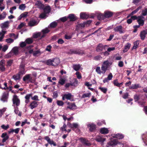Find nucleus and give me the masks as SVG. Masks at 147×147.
<instances>
[{
	"mask_svg": "<svg viewBox=\"0 0 147 147\" xmlns=\"http://www.w3.org/2000/svg\"><path fill=\"white\" fill-rule=\"evenodd\" d=\"M104 14L106 18H109L112 16L113 13V12L108 11H106L104 12Z\"/></svg>",
	"mask_w": 147,
	"mask_h": 147,
	"instance_id": "ddd939ff",
	"label": "nucleus"
},
{
	"mask_svg": "<svg viewBox=\"0 0 147 147\" xmlns=\"http://www.w3.org/2000/svg\"><path fill=\"white\" fill-rule=\"evenodd\" d=\"M91 93H87L84 94L82 96V98H84L86 97H89L91 96Z\"/></svg>",
	"mask_w": 147,
	"mask_h": 147,
	"instance_id": "49530a36",
	"label": "nucleus"
},
{
	"mask_svg": "<svg viewBox=\"0 0 147 147\" xmlns=\"http://www.w3.org/2000/svg\"><path fill=\"white\" fill-rule=\"evenodd\" d=\"M26 6L25 4H22L19 5V9L21 10H23L26 8Z\"/></svg>",
	"mask_w": 147,
	"mask_h": 147,
	"instance_id": "5fc2aeb1",
	"label": "nucleus"
},
{
	"mask_svg": "<svg viewBox=\"0 0 147 147\" xmlns=\"http://www.w3.org/2000/svg\"><path fill=\"white\" fill-rule=\"evenodd\" d=\"M26 45L27 44L25 41L22 42L20 43V46L21 48H24L26 47Z\"/></svg>",
	"mask_w": 147,
	"mask_h": 147,
	"instance_id": "6e6d98bb",
	"label": "nucleus"
},
{
	"mask_svg": "<svg viewBox=\"0 0 147 147\" xmlns=\"http://www.w3.org/2000/svg\"><path fill=\"white\" fill-rule=\"evenodd\" d=\"M140 85L138 84H132L131 86L129 87V89H136L138 88H140Z\"/></svg>",
	"mask_w": 147,
	"mask_h": 147,
	"instance_id": "c756f323",
	"label": "nucleus"
},
{
	"mask_svg": "<svg viewBox=\"0 0 147 147\" xmlns=\"http://www.w3.org/2000/svg\"><path fill=\"white\" fill-rule=\"evenodd\" d=\"M115 138H117L119 139H121L124 138V136L120 134H117L115 135Z\"/></svg>",
	"mask_w": 147,
	"mask_h": 147,
	"instance_id": "e433bc0d",
	"label": "nucleus"
},
{
	"mask_svg": "<svg viewBox=\"0 0 147 147\" xmlns=\"http://www.w3.org/2000/svg\"><path fill=\"white\" fill-rule=\"evenodd\" d=\"M25 67V65L24 64H21L20 66L19 71V72L18 73L21 76L25 74L26 73Z\"/></svg>",
	"mask_w": 147,
	"mask_h": 147,
	"instance_id": "39448f33",
	"label": "nucleus"
},
{
	"mask_svg": "<svg viewBox=\"0 0 147 147\" xmlns=\"http://www.w3.org/2000/svg\"><path fill=\"white\" fill-rule=\"evenodd\" d=\"M142 8V7L141 6H139L136 9L132 11L130 13V15H133L136 13L140 9Z\"/></svg>",
	"mask_w": 147,
	"mask_h": 147,
	"instance_id": "c9c22d12",
	"label": "nucleus"
},
{
	"mask_svg": "<svg viewBox=\"0 0 147 147\" xmlns=\"http://www.w3.org/2000/svg\"><path fill=\"white\" fill-rule=\"evenodd\" d=\"M38 105V102L33 101H32L30 103L29 107L32 109L37 107Z\"/></svg>",
	"mask_w": 147,
	"mask_h": 147,
	"instance_id": "2eb2a0df",
	"label": "nucleus"
},
{
	"mask_svg": "<svg viewBox=\"0 0 147 147\" xmlns=\"http://www.w3.org/2000/svg\"><path fill=\"white\" fill-rule=\"evenodd\" d=\"M139 40H137L134 42V45L131 49L132 50L136 49L138 47L139 44Z\"/></svg>",
	"mask_w": 147,
	"mask_h": 147,
	"instance_id": "c85d7f7f",
	"label": "nucleus"
},
{
	"mask_svg": "<svg viewBox=\"0 0 147 147\" xmlns=\"http://www.w3.org/2000/svg\"><path fill=\"white\" fill-rule=\"evenodd\" d=\"M67 17L68 18L70 19V21H74L77 19V17L74 14H69Z\"/></svg>",
	"mask_w": 147,
	"mask_h": 147,
	"instance_id": "f3484780",
	"label": "nucleus"
},
{
	"mask_svg": "<svg viewBox=\"0 0 147 147\" xmlns=\"http://www.w3.org/2000/svg\"><path fill=\"white\" fill-rule=\"evenodd\" d=\"M14 112L16 114H18V115L19 116H21V113L18 110V107H16L14 109Z\"/></svg>",
	"mask_w": 147,
	"mask_h": 147,
	"instance_id": "ea45409f",
	"label": "nucleus"
},
{
	"mask_svg": "<svg viewBox=\"0 0 147 147\" xmlns=\"http://www.w3.org/2000/svg\"><path fill=\"white\" fill-rule=\"evenodd\" d=\"M38 23L37 21L35 20L32 19L30 20L28 23V26L31 27L33 26L37 25Z\"/></svg>",
	"mask_w": 147,
	"mask_h": 147,
	"instance_id": "4468645a",
	"label": "nucleus"
},
{
	"mask_svg": "<svg viewBox=\"0 0 147 147\" xmlns=\"http://www.w3.org/2000/svg\"><path fill=\"white\" fill-rule=\"evenodd\" d=\"M72 95L71 93H69L64 94L62 97V100H64L65 99L67 100H70Z\"/></svg>",
	"mask_w": 147,
	"mask_h": 147,
	"instance_id": "a211bd4d",
	"label": "nucleus"
},
{
	"mask_svg": "<svg viewBox=\"0 0 147 147\" xmlns=\"http://www.w3.org/2000/svg\"><path fill=\"white\" fill-rule=\"evenodd\" d=\"M134 98L135 102H136L140 99V95L136 94L134 95Z\"/></svg>",
	"mask_w": 147,
	"mask_h": 147,
	"instance_id": "37998d69",
	"label": "nucleus"
},
{
	"mask_svg": "<svg viewBox=\"0 0 147 147\" xmlns=\"http://www.w3.org/2000/svg\"><path fill=\"white\" fill-rule=\"evenodd\" d=\"M14 40L11 38H9L6 39V42L8 43H11L13 42Z\"/></svg>",
	"mask_w": 147,
	"mask_h": 147,
	"instance_id": "774afa93",
	"label": "nucleus"
},
{
	"mask_svg": "<svg viewBox=\"0 0 147 147\" xmlns=\"http://www.w3.org/2000/svg\"><path fill=\"white\" fill-rule=\"evenodd\" d=\"M30 74H27L25 75L23 78V80L24 82H26V83L29 81V79L30 78V76H31Z\"/></svg>",
	"mask_w": 147,
	"mask_h": 147,
	"instance_id": "a878e982",
	"label": "nucleus"
},
{
	"mask_svg": "<svg viewBox=\"0 0 147 147\" xmlns=\"http://www.w3.org/2000/svg\"><path fill=\"white\" fill-rule=\"evenodd\" d=\"M60 60L59 58H56L52 59L53 66H56L60 63Z\"/></svg>",
	"mask_w": 147,
	"mask_h": 147,
	"instance_id": "f8f14e48",
	"label": "nucleus"
},
{
	"mask_svg": "<svg viewBox=\"0 0 147 147\" xmlns=\"http://www.w3.org/2000/svg\"><path fill=\"white\" fill-rule=\"evenodd\" d=\"M107 45H105L103 46L102 44L100 43L97 46L96 49V51L97 52L102 51L103 49H105L106 47H107Z\"/></svg>",
	"mask_w": 147,
	"mask_h": 147,
	"instance_id": "6e6552de",
	"label": "nucleus"
},
{
	"mask_svg": "<svg viewBox=\"0 0 147 147\" xmlns=\"http://www.w3.org/2000/svg\"><path fill=\"white\" fill-rule=\"evenodd\" d=\"M1 127L3 129L6 130L9 128V125L8 124L7 125H6L3 124L1 125Z\"/></svg>",
	"mask_w": 147,
	"mask_h": 147,
	"instance_id": "3c124183",
	"label": "nucleus"
},
{
	"mask_svg": "<svg viewBox=\"0 0 147 147\" xmlns=\"http://www.w3.org/2000/svg\"><path fill=\"white\" fill-rule=\"evenodd\" d=\"M88 127L89 128V130L90 132H94L96 130V126L93 123H90L88 125Z\"/></svg>",
	"mask_w": 147,
	"mask_h": 147,
	"instance_id": "423d86ee",
	"label": "nucleus"
},
{
	"mask_svg": "<svg viewBox=\"0 0 147 147\" xmlns=\"http://www.w3.org/2000/svg\"><path fill=\"white\" fill-rule=\"evenodd\" d=\"M114 30L115 32H118L120 34H123L125 32L123 27L121 25L116 27L114 28Z\"/></svg>",
	"mask_w": 147,
	"mask_h": 147,
	"instance_id": "7ed1b4c3",
	"label": "nucleus"
},
{
	"mask_svg": "<svg viewBox=\"0 0 147 147\" xmlns=\"http://www.w3.org/2000/svg\"><path fill=\"white\" fill-rule=\"evenodd\" d=\"M79 140L81 141L82 143L85 146H90L91 145V143L88 142V141L86 140L85 138H80Z\"/></svg>",
	"mask_w": 147,
	"mask_h": 147,
	"instance_id": "9b49d317",
	"label": "nucleus"
},
{
	"mask_svg": "<svg viewBox=\"0 0 147 147\" xmlns=\"http://www.w3.org/2000/svg\"><path fill=\"white\" fill-rule=\"evenodd\" d=\"M100 132L102 134H107L109 133V130L107 128H102L100 129Z\"/></svg>",
	"mask_w": 147,
	"mask_h": 147,
	"instance_id": "412c9836",
	"label": "nucleus"
},
{
	"mask_svg": "<svg viewBox=\"0 0 147 147\" xmlns=\"http://www.w3.org/2000/svg\"><path fill=\"white\" fill-rule=\"evenodd\" d=\"M78 125L77 123H73L72 124V126L71 128L73 130H74V128H78Z\"/></svg>",
	"mask_w": 147,
	"mask_h": 147,
	"instance_id": "680f3d73",
	"label": "nucleus"
},
{
	"mask_svg": "<svg viewBox=\"0 0 147 147\" xmlns=\"http://www.w3.org/2000/svg\"><path fill=\"white\" fill-rule=\"evenodd\" d=\"M35 79L33 78L32 77L30 76V78L29 79V81L27 82V84H28L29 83H34L35 81Z\"/></svg>",
	"mask_w": 147,
	"mask_h": 147,
	"instance_id": "09e8293b",
	"label": "nucleus"
},
{
	"mask_svg": "<svg viewBox=\"0 0 147 147\" xmlns=\"http://www.w3.org/2000/svg\"><path fill=\"white\" fill-rule=\"evenodd\" d=\"M32 94L31 93L26 94L25 96V98L26 99L30 100V97L32 98Z\"/></svg>",
	"mask_w": 147,
	"mask_h": 147,
	"instance_id": "e2e57ef3",
	"label": "nucleus"
},
{
	"mask_svg": "<svg viewBox=\"0 0 147 147\" xmlns=\"http://www.w3.org/2000/svg\"><path fill=\"white\" fill-rule=\"evenodd\" d=\"M106 139L102 138L100 136H97L95 139V140L99 142H103Z\"/></svg>",
	"mask_w": 147,
	"mask_h": 147,
	"instance_id": "4be33fe9",
	"label": "nucleus"
},
{
	"mask_svg": "<svg viewBox=\"0 0 147 147\" xmlns=\"http://www.w3.org/2000/svg\"><path fill=\"white\" fill-rule=\"evenodd\" d=\"M13 62V60H10L7 61V66L8 67L11 66Z\"/></svg>",
	"mask_w": 147,
	"mask_h": 147,
	"instance_id": "864d4df0",
	"label": "nucleus"
},
{
	"mask_svg": "<svg viewBox=\"0 0 147 147\" xmlns=\"http://www.w3.org/2000/svg\"><path fill=\"white\" fill-rule=\"evenodd\" d=\"M109 65V62L108 61L104 62L101 67L102 73L104 74L105 73L107 70Z\"/></svg>",
	"mask_w": 147,
	"mask_h": 147,
	"instance_id": "f03ea898",
	"label": "nucleus"
},
{
	"mask_svg": "<svg viewBox=\"0 0 147 147\" xmlns=\"http://www.w3.org/2000/svg\"><path fill=\"white\" fill-rule=\"evenodd\" d=\"M118 140L116 139L111 140L107 143V144L109 146H114L117 145L118 143Z\"/></svg>",
	"mask_w": 147,
	"mask_h": 147,
	"instance_id": "1a4fd4ad",
	"label": "nucleus"
},
{
	"mask_svg": "<svg viewBox=\"0 0 147 147\" xmlns=\"http://www.w3.org/2000/svg\"><path fill=\"white\" fill-rule=\"evenodd\" d=\"M113 83L115 86H116L118 87H120L119 86V83L117 80L116 79L114 80L113 81Z\"/></svg>",
	"mask_w": 147,
	"mask_h": 147,
	"instance_id": "c03bdc74",
	"label": "nucleus"
},
{
	"mask_svg": "<svg viewBox=\"0 0 147 147\" xmlns=\"http://www.w3.org/2000/svg\"><path fill=\"white\" fill-rule=\"evenodd\" d=\"M6 13L5 12H3L2 14L0 15V20L4 19L6 17Z\"/></svg>",
	"mask_w": 147,
	"mask_h": 147,
	"instance_id": "8fccbe9b",
	"label": "nucleus"
},
{
	"mask_svg": "<svg viewBox=\"0 0 147 147\" xmlns=\"http://www.w3.org/2000/svg\"><path fill=\"white\" fill-rule=\"evenodd\" d=\"M65 80L63 78H61L59 80V83L61 85H63L65 83Z\"/></svg>",
	"mask_w": 147,
	"mask_h": 147,
	"instance_id": "a18cd8bd",
	"label": "nucleus"
},
{
	"mask_svg": "<svg viewBox=\"0 0 147 147\" xmlns=\"http://www.w3.org/2000/svg\"><path fill=\"white\" fill-rule=\"evenodd\" d=\"M137 22L141 26H142L144 25V21L143 20L138 19Z\"/></svg>",
	"mask_w": 147,
	"mask_h": 147,
	"instance_id": "79ce46f5",
	"label": "nucleus"
},
{
	"mask_svg": "<svg viewBox=\"0 0 147 147\" xmlns=\"http://www.w3.org/2000/svg\"><path fill=\"white\" fill-rule=\"evenodd\" d=\"M35 5L37 6L40 9H42L44 7V5L42 4L40 1H36Z\"/></svg>",
	"mask_w": 147,
	"mask_h": 147,
	"instance_id": "6ab92c4d",
	"label": "nucleus"
},
{
	"mask_svg": "<svg viewBox=\"0 0 147 147\" xmlns=\"http://www.w3.org/2000/svg\"><path fill=\"white\" fill-rule=\"evenodd\" d=\"M67 19L68 17H66V16H65L61 18H60V20L61 22H64L67 20Z\"/></svg>",
	"mask_w": 147,
	"mask_h": 147,
	"instance_id": "0e129e2a",
	"label": "nucleus"
},
{
	"mask_svg": "<svg viewBox=\"0 0 147 147\" xmlns=\"http://www.w3.org/2000/svg\"><path fill=\"white\" fill-rule=\"evenodd\" d=\"M68 106L66 107V109L67 110L69 109L71 110H74L76 109V105L74 102L71 103L69 102H68L67 103Z\"/></svg>",
	"mask_w": 147,
	"mask_h": 147,
	"instance_id": "20e7f679",
	"label": "nucleus"
},
{
	"mask_svg": "<svg viewBox=\"0 0 147 147\" xmlns=\"http://www.w3.org/2000/svg\"><path fill=\"white\" fill-rule=\"evenodd\" d=\"M9 22L8 21H7L3 23H2L0 24V26L2 28H7L9 26Z\"/></svg>",
	"mask_w": 147,
	"mask_h": 147,
	"instance_id": "b1692460",
	"label": "nucleus"
},
{
	"mask_svg": "<svg viewBox=\"0 0 147 147\" xmlns=\"http://www.w3.org/2000/svg\"><path fill=\"white\" fill-rule=\"evenodd\" d=\"M25 41L26 44H32L33 42V40L30 38H26Z\"/></svg>",
	"mask_w": 147,
	"mask_h": 147,
	"instance_id": "f704fd0d",
	"label": "nucleus"
},
{
	"mask_svg": "<svg viewBox=\"0 0 147 147\" xmlns=\"http://www.w3.org/2000/svg\"><path fill=\"white\" fill-rule=\"evenodd\" d=\"M57 26V22H53L50 24V26L51 28H54Z\"/></svg>",
	"mask_w": 147,
	"mask_h": 147,
	"instance_id": "4c0bfd02",
	"label": "nucleus"
},
{
	"mask_svg": "<svg viewBox=\"0 0 147 147\" xmlns=\"http://www.w3.org/2000/svg\"><path fill=\"white\" fill-rule=\"evenodd\" d=\"M142 15L143 16H146L147 14V8L145 9L144 10L142 11Z\"/></svg>",
	"mask_w": 147,
	"mask_h": 147,
	"instance_id": "69168bd1",
	"label": "nucleus"
},
{
	"mask_svg": "<svg viewBox=\"0 0 147 147\" xmlns=\"http://www.w3.org/2000/svg\"><path fill=\"white\" fill-rule=\"evenodd\" d=\"M12 52L15 55H17L19 51L17 47H15L12 49Z\"/></svg>",
	"mask_w": 147,
	"mask_h": 147,
	"instance_id": "2f4dec72",
	"label": "nucleus"
},
{
	"mask_svg": "<svg viewBox=\"0 0 147 147\" xmlns=\"http://www.w3.org/2000/svg\"><path fill=\"white\" fill-rule=\"evenodd\" d=\"M1 137L3 138L2 140V142L4 143L9 138V136L6 133H3L1 136Z\"/></svg>",
	"mask_w": 147,
	"mask_h": 147,
	"instance_id": "dca6fc26",
	"label": "nucleus"
},
{
	"mask_svg": "<svg viewBox=\"0 0 147 147\" xmlns=\"http://www.w3.org/2000/svg\"><path fill=\"white\" fill-rule=\"evenodd\" d=\"M57 104L59 106H63L64 105V102L61 100H57Z\"/></svg>",
	"mask_w": 147,
	"mask_h": 147,
	"instance_id": "bf43d9fd",
	"label": "nucleus"
},
{
	"mask_svg": "<svg viewBox=\"0 0 147 147\" xmlns=\"http://www.w3.org/2000/svg\"><path fill=\"white\" fill-rule=\"evenodd\" d=\"M147 34V29L143 30L140 33V36L142 40H144L145 37L146 35Z\"/></svg>",
	"mask_w": 147,
	"mask_h": 147,
	"instance_id": "9d476101",
	"label": "nucleus"
},
{
	"mask_svg": "<svg viewBox=\"0 0 147 147\" xmlns=\"http://www.w3.org/2000/svg\"><path fill=\"white\" fill-rule=\"evenodd\" d=\"M99 89L100 90L103 92L104 93L106 94L107 91V89L105 88L100 87Z\"/></svg>",
	"mask_w": 147,
	"mask_h": 147,
	"instance_id": "de8ad7c7",
	"label": "nucleus"
},
{
	"mask_svg": "<svg viewBox=\"0 0 147 147\" xmlns=\"http://www.w3.org/2000/svg\"><path fill=\"white\" fill-rule=\"evenodd\" d=\"M67 127L65 123H64L63 127H61L60 128V130L62 131H67L66 128Z\"/></svg>",
	"mask_w": 147,
	"mask_h": 147,
	"instance_id": "603ef678",
	"label": "nucleus"
},
{
	"mask_svg": "<svg viewBox=\"0 0 147 147\" xmlns=\"http://www.w3.org/2000/svg\"><path fill=\"white\" fill-rule=\"evenodd\" d=\"M44 63L47 65L53 66L52 59H49L44 61Z\"/></svg>",
	"mask_w": 147,
	"mask_h": 147,
	"instance_id": "7c9ffc66",
	"label": "nucleus"
},
{
	"mask_svg": "<svg viewBox=\"0 0 147 147\" xmlns=\"http://www.w3.org/2000/svg\"><path fill=\"white\" fill-rule=\"evenodd\" d=\"M71 54H78L82 55L84 54V51L80 49H70L69 52Z\"/></svg>",
	"mask_w": 147,
	"mask_h": 147,
	"instance_id": "f257e3e1",
	"label": "nucleus"
},
{
	"mask_svg": "<svg viewBox=\"0 0 147 147\" xmlns=\"http://www.w3.org/2000/svg\"><path fill=\"white\" fill-rule=\"evenodd\" d=\"M131 46V44L130 43H127L124 47V48L123 50V52L125 53L127 52L130 49Z\"/></svg>",
	"mask_w": 147,
	"mask_h": 147,
	"instance_id": "393cba45",
	"label": "nucleus"
},
{
	"mask_svg": "<svg viewBox=\"0 0 147 147\" xmlns=\"http://www.w3.org/2000/svg\"><path fill=\"white\" fill-rule=\"evenodd\" d=\"M72 67L74 70L78 71L80 69V64H74L73 65Z\"/></svg>",
	"mask_w": 147,
	"mask_h": 147,
	"instance_id": "72a5a7b5",
	"label": "nucleus"
},
{
	"mask_svg": "<svg viewBox=\"0 0 147 147\" xmlns=\"http://www.w3.org/2000/svg\"><path fill=\"white\" fill-rule=\"evenodd\" d=\"M41 54L40 51V49H39L37 51H34V53H33V55L34 56H36L38 54L40 55Z\"/></svg>",
	"mask_w": 147,
	"mask_h": 147,
	"instance_id": "a19ab883",
	"label": "nucleus"
},
{
	"mask_svg": "<svg viewBox=\"0 0 147 147\" xmlns=\"http://www.w3.org/2000/svg\"><path fill=\"white\" fill-rule=\"evenodd\" d=\"M96 71L98 74H100L102 73V71H101L100 67H97L96 69Z\"/></svg>",
	"mask_w": 147,
	"mask_h": 147,
	"instance_id": "4d7b16f0",
	"label": "nucleus"
},
{
	"mask_svg": "<svg viewBox=\"0 0 147 147\" xmlns=\"http://www.w3.org/2000/svg\"><path fill=\"white\" fill-rule=\"evenodd\" d=\"M7 95L5 94L3 95L1 98V100L4 102L7 101Z\"/></svg>",
	"mask_w": 147,
	"mask_h": 147,
	"instance_id": "58836bf2",
	"label": "nucleus"
},
{
	"mask_svg": "<svg viewBox=\"0 0 147 147\" xmlns=\"http://www.w3.org/2000/svg\"><path fill=\"white\" fill-rule=\"evenodd\" d=\"M44 10V12L45 13L48 14L51 11V8L49 6H46L43 9Z\"/></svg>",
	"mask_w": 147,
	"mask_h": 147,
	"instance_id": "5701e85b",
	"label": "nucleus"
},
{
	"mask_svg": "<svg viewBox=\"0 0 147 147\" xmlns=\"http://www.w3.org/2000/svg\"><path fill=\"white\" fill-rule=\"evenodd\" d=\"M76 75L77 76L78 78L80 79L82 78V76L80 73L78 71H77L76 73Z\"/></svg>",
	"mask_w": 147,
	"mask_h": 147,
	"instance_id": "338daca9",
	"label": "nucleus"
},
{
	"mask_svg": "<svg viewBox=\"0 0 147 147\" xmlns=\"http://www.w3.org/2000/svg\"><path fill=\"white\" fill-rule=\"evenodd\" d=\"M13 104H16L17 106H19L20 105V100L18 98L17 96L16 95L13 96Z\"/></svg>",
	"mask_w": 147,
	"mask_h": 147,
	"instance_id": "0eeeda50",
	"label": "nucleus"
},
{
	"mask_svg": "<svg viewBox=\"0 0 147 147\" xmlns=\"http://www.w3.org/2000/svg\"><path fill=\"white\" fill-rule=\"evenodd\" d=\"M31 99L32 100H34V101H39V100L38 99V97L37 95H35L33 97L32 96Z\"/></svg>",
	"mask_w": 147,
	"mask_h": 147,
	"instance_id": "13d9d810",
	"label": "nucleus"
},
{
	"mask_svg": "<svg viewBox=\"0 0 147 147\" xmlns=\"http://www.w3.org/2000/svg\"><path fill=\"white\" fill-rule=\"evenodd\" d=\"M74 82L71 83L72 86L76 87L79 84L80 82L78 81L77 79L76 78H74Z\"/></svg>",
	"mask_w": 147,
	"mask_h": 147,
	"instance_id": "473e14b6",
	"label": "nucleus"
},
{
	"mask_svg": "<svg viewBox=\"0 0 147 147\" xmlns=\"http://www.w3.org/2000/svg\"><path fill=\"white\" fill-rule=\"evenodd\" d=\"M41 34L40 32H38L37 33L34 34L33 35V37L34 38H37L40 36Z\"/></svg>",
	"mask_w": 147,
	"mask_h": 147,
	"instance_id": "052dcab7",
	"label": "nucleus"
},
{
	"mask_svg": "<svg viewBox=\"0 0 147 147\" xmlns=\"http://www.w3.org/2000/svg\"><path fill=\"white\" fill-rule=\"evenodd\" d=\"M98 19L99 20H103L105 18L104 14L99 13L97 16Z\"/></svg>",
	"mask_w": 147,
	"mask_h": 147,
	"instance_id": "bb28decb",
	"label": "nucleus"
},
{
	"mask_svg": "<svg viewBox=\"0 0 147 147\" xmlns=\"http://www.w3.org/2000/svg\"><path fill=\"white\" fill-rule=\"evenodd\" d=\"M80 18H81L84 19L89 18V14H88L85 12H82L80 13Z\"/></svg>",
	"mask_w": 147,
	"mask_h": 147,
	"instance_id": "aec40b11",
	"label": "nucleus"
},
{
	"mask_svg": "<svg viewBox=\"0 0 147 147\" xmlns=\"http://www.w3.org/2000/svg\"><path fill=\"white\" fill-rule=\"evenodd\" d=\"M22 76L18 73L16 75H14L12 76L13 78L16 81L20 80Z\"/></svg>",
	"mask_w": 147,
	"mask_h": 147,
	"instance_id": "cd10ccee",
	"label": "nucleus"
}]
</instances>
